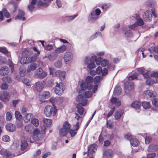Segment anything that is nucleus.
I'll return each mask as SVG.
<instances>
[{"mask_svg": "<svg viewBox=\"0 0 158 158\" xmlns=\"http://www.w3.org/2000/svg\"><path fill=\"white\" fill-rule=\"evenodd\" d=\"M158 148L157 145L154 144L150 145L149 147V148L151 149H148V150H152V151L156 150Z\"/></svg>", "mask_w": 158, "mask_h": 158, "instance_id": "52", "label": "nucleus"}, {"mask_svg": "<svg viewBox=\"0 0 158 158\" xmlns=\"http://www.w3.org/2000/svg\"><path fill=\"white\" fill-rule=\"evenodd\" d=\"M45 130V127H44V131L42 132L40 131L38 129H36L34 135L32 136L33 140L34 141L38 140L39 138H41L43 136V135L44 134V130Z\"/></svg>", "mask_w": 158, "mask_h": 158, "instance_id": "9", "label": "nucleus"}, {"mask_svg": "<svg viewBox=\"0 0 158 158\" xmlns=\"http://www.w3.org/2000/svg\"><path fill=\"white\" fill-rule=\"evenodd\" d=\"M57 111V110L56 106H54L48 105L46 106L44 108V113L47 117H49L55 116Z\"/></svg>", "mask_w": 158, "mask_h": 158, "instance_id": "3", "label": "nucleus"}, {"mask_svg": "<svg viewBox=\"0 0 158 158\" xmlns=\"http://www.w3.org/2000/svg\"><path fill=\"white\" fill-rule=\"evenodd\" d=\"M123 113L122 110H119L117 111L115 114L114 117L115 119H118L120 118Z\"/></svg>", "mask_w": 158, "mask_h": 158, "instance_id": "30", "label": "nucleus"}, {"mask_svg": "<svg viewBox=\"0 0 158 158\" xmlns=\"http://www.w3.org/2000/svg\"><path fill=\"white\" fill-rule=\"evenodd\" d=\"M109 63V60H108L102 59L101 65L103 67H105Z\"/></svg>", "mask_w": 158, "mask_h": 158, "instance_id": "45", "label": "nucleus"}, {"mask_svg": "<svg viewBox=\"0 0 158 158\" xmlns=\"http://www.w3.org/2000/svg\"><path fill=\"white\" fill-rule=\"evenodd\" d=\"M28 145V143L27 140L25 139L22 140L20 144L21 149V151H27V148Z\"/></svg>", "mask_w": 158, "mask_h": 158, "instance_id": "22", "label": "nucleus"}, {"mask_svg": "<svg viewBox=\"0 0 158 158\" xmlns=\"http://www.w3.org/2000/svg\"><path fill=\"white\" fill-rule=\"evenodd\" d=\"M122 92V89L121 87L119 86H116L115 88L114 91V94L115 95H119Z\"/></svg>", "mask_w": 158, "mask_h": 158, "instance_id": "32", "label": "nucleus"}, {"mask_svg": "<svg viewBox=\"0 0 158 158\" xmlns=\"http://www.w3.org/2000/svg\"><path fill=\"white\" fill-rule=\"evenodd\" d=\"M143 76L145 78H150L149 77L150 76V72L149 71H146L143 74Z\"/></svg>", "mask_w": 158, "mask_h": 158, "instance_id": "51", "label": "nucleus"}, {"mask_svg": "<svg viewBox=\"0 0 158 158\" xmlns=\"http://www.w3.org/2000/svg\"><path fill=\"white\" fill-rule=\"evenodd\" d=\"M76 100L77 102H81L77 105V111L79 114L80 115H82L84 112V108L82 106H85L87 104V100L84 98V97L81 95L77 96Z\"/></svg>", "mask_w": 158, "mask_h": 158, "instance_id": "2", "label": "nucleus"}, {"mask_svg": "<svg viewBox=\"0 0 158 158\" xmlns=\"http://www.w3.org/2000/svg\"><path fill=\"white\" fill-rule=\"evenodd\" d=\"M43 122L44 124L46 125L48 127L51 124L52 121V120L50 119L44 118V119Z\"/></svg>", "mask_w": 158, "mask_h": 158, "instance_id": "37", "label": "nucleus"}, {"mask_svg": "<svg viewBox=\"0 0 158 158\" xmlns=\"http://www.w3.org/2000/svg\"><path fill=\"white\" fill-rule=\"evenodd\" d=\"M152 17L151 12L150 10L146 11L144 13L143 18L144 20L148 21L150 20Z\"/></svg>", "mask_w": 158, "mask_h": 158, "instance_id": "17", "label": "nucleus"}, {"mask_svg": "<svg viewBox=\"0 0 158 158\" xmlns=\"http://www.w3.org/2000/svg\"><path fill=\"white\" fill-rule=\"evenodd\" d=\"M110 6V4L109 3H103L102 6V8L104 10H106Z\"/></svg>", "mask_w": 158, "mask_h": 158, "instance_id": "47", "label": "nucleus"}, {"mask_svg": "<svg viewBox=\"0 0 158 158\" xmlns=\"http://www.w3.org/2000/svg\"><path fill=\"white\" fill-rule=\"evenodd\" d=\"M101 11L99 8H97L92 10L89 15L88 20L90 22H94L99 18Z\"/></svg>", "mask_w": 158, "mask_h": 158, "instance_id": "4", "label": "nucleus"}, {"mask_svg": "<svg viewBox=\"0 0 158 158\" xmlns=\"http://www.w3.org/2000/svg\"><path fill=\"white\" fill-rule=\"evenodd\" d=\"M36 68L37 64L35 63H32L28 66L27 71L28 73L30 72L31 71L35 70Z\"/></svg>", "mask_w": 158, "mask_h": 158, "instance_id": "28", "label": "nucleus"}, {"mask_svg": "<svg viewBox=\"0 0 158 158\" xmlns=\"http://www.w3.org/2000/svg\"><path fill=\"white\" fill-rule=\"evenodd\" d=\"M32 52L29 49H25L22 52L23 56H26V57L30 56L32 54Z\"/></svg>", "mask_w": 158, "mask_h": 158, "instance_id": "35", "label": "nucleus"}, {"mask_svg": "<svg viewBox=\"0 0 158 158\" xmlns=\"http://www.w3.org/2000/svg\"><path fill=\"white\" fill-rule=\"evenodd\" d=\"M92 58L93 60L95 61L96 64L99 65L101 64V62L102 60V58L100 57L97 58L96 56H92Z\"/></svg>", "mask_w": 158, "mask_h": 158, "instance_id": "27", "label": "nucleus"}, {"mask_svg": "<svg viewBox=\"0 0 158 158\" xmlns=\"http://www.w3.org/2000/svg\"><path fill=\"white\" fill-rule=\"evenodd\" d=\"M2 140L3 141L7 142L10 140V139L9 136L7 135H5L2 137Z\"/></svg>", "mask_w": 158, "mask_h": 158, "instance_id": "58", "label": "nucleus"}, {"mask_svg": "<svg viewBox=\"0 0 158 158\" xmlns=\"http://www.w3.org/2000/svg\"><path fill=\"white\" fill-rule=\"evenodd\" d=\"M56 85L54 89V91L56 94L61 95L64 89V84L60 82L59 83H56Z\"/></svg>", "mask_w": 158, "mask_h": 158, "instance_id": "7", "label": "nucleus"}, {"mask_svg": "<svg viewBox=\"0 0 158 158\" xmlns=\"http://www.w3.org/2000/svg\"><path fill=\"white\" fill-rule=\"evenodd\" d=\"M15 116L16 118L19 120L22 119V116L20 112L18 111H16L15 113Z\"/></svg>", "mask_w": 158, "mask_h": 158, "instance_id": "46", "label": "nucleus"}, {"mask_svg": "<svg viewBox=\"0 0 158 158\" xmlns=\"http://www.w3.org/2000/svg\"><path fill=\"white\" fill-rule=\"evenodd\" d=\"M78 15L77 14L74 15L72 16H67L66 17V19L69 21H71L73 19Z\"/></svg>", "mask_w": 158, "mask_h": 158, "instance_id": "59", "label": "nucleus"}, {"mask_svg": "<svg viewBox=\"0 0 158 158\" xmlns=\"http://www.w3.org/2000/svg\"><path fill=\"white\" fill-rule=\"evenodd\" d=\"M130 143L131 145L134 147H137L139 144V140L135 138H132L130 139Z\"/></svg>", "mask_w": 158, "mask_h": 158, "instance_id": "29", "label": "nucleus"}, {"mask_svg": "<svg viewBox=\"0 0 158 158\" xmlns=\"http://www.w3.org/2000/svg\"><path fill=\"white\" fill-rule=\"evenodd\" d=\"M134 84L131 81H127L124 84L125 89L129 91L132 90L133 88Z\"/></svg>", "mask_w": 158, "mask_h": 158, "instance_id": "23", "label": "nucleus"}, {"mask_svg": "<svg viewBox=\"0 0 158 158\" xmlns=\"http://www.w3.org/2000/svg\"><path fill=\"white\" fill-rule=\"evenodd\" d=\"M152 103L153 105L156 107H158V98H155L152 100Z\"/></svg>", "mask_w": 158, "mask_h": 158, "instance_id": "56", "label": "nucleus"}, {"mask_svg": "<svg viewBox=\"0 0 158 158\" xmlns=\"http://www.w3.org/2000/svg\"><path fill=\"white\" fill-rule=\"evenodd\" d=\"M31 123L34 125L35 127H37L39 124V122L37 119L34 118L32 120Z\"/></svg>", "mask_w": 158, "mask_h": 158, "instance_id": "43", "label": "nucleus"}, {"mask_svg": "<svg viewBox=\"0 0 158 158\" xmlns=\"http://www.w3.org/2000/svg\"><path fill=\"white\" fill-rule=\"evenodd\" d=\"M62 64V62L61 60H58L56 61L54 64V65L56 67H60Z\"/></svg>", "mask_w": 158, "mask_h": 158, "instance_id": "60", "label": "nucleus"}, {"mask_svg": "<svg viewBox=\"0 0 158 158\" xmlns=\"http://www.w3.org/2000/svg\"><path fill=\"white\" fill-rule=\"evenodd\" d=\"M132 32L131 31L128 30L125 32L124 35L125 37L128 38L131 37L132 35Z\"/></svg>", "mask_w": 158, "mask_h": 158, "instance_id": "48", "label": "nucleus"}, {"mask_svg": "<svg viewBox=\"0 0 158 158\" xmlns=\"http://www.w3.org/2000/svg\"><path fill=\"white\" fill-rule=\"evenodd\" d=\"M47 73L44 71L42 68H40L35 72L34 77L35 78L43 79L47 75Z\"/></svg>", "mask_w": 158, "mask_h": 158, "instance_id": "6", "label": "nucleus"}, {"mask_svg": "<svg viewBox=\"0 0 158 158\" xmlns=\"http://www.w3.org/2000/svg\"><path fill=\"white\" fill-rule=\"evenodd\" d=\"M44 88V85L43 83L40 81L36 82L35 84V89L38 92L42 91Z\"/></svg>", "mask_w": 158, "mask_h": 158, "instance_id": "16", "label": "nucleus"}, {"mask_svg": "<svg viewBox=\"0 0 158 158\" xmlns=\"http://www.w3.org/2000/svg\"><path fill=\"white\" fill-rule=\"evenodd\" d=\"M93 78L91 76H88L86 78L85 82L82 83L81 85V90L79 91V93H83L84 94V96L83 94L81 95L80 94L79 95L83 96L86 98H90L92 94V92L91 91H85V90L88 89L89 90L92 89L93 92L94 93H95L97 90L98 85H94L93 82Z\"/></svg>", "mask_w": 158, "mask_h": 158, "instance_id": "1", "label": "nucleus"}, {"mask_svg": "<svg viewBox=\"0 0 158 158\" xmlns=\"http://www.w3.org/2000/svg\"><path fill=\"white\" fill-rule=\"evenodd\" d=\"M66 48V46L64 45H63L61 46L56 48L54 52L56 54H60L65 51Z\"/></svg>", "mask_w": 158, "mask_h": 158, "instance_id": "19", "label": "nucleus"}, {"mask_svg": "<svg viewBox=\"0 0 158 158\" xmlns=\"http://www.w3.org/2000/svg\"><path fill=\"white\" fill-rule=\"evenodd\" d=\"M113 154V152L111 149L106 150L103 153V155L106 158H111Z\"/></svg>", "mask_w": 158, "mask_h": 158, "instance_id": "25", "label": "nucleus"}, {"mask_svg": "<svg viewBox=\"0 0 158 158\" xmlns=\"http://www.w3.org/2000/svg\"><path fill=\"white\" fill-rule=\"evenodd\" d=\"M110 102L114 105H115L117 106H120L121 105L120 101L117 100V99L115 98H112L110 100Z\"/></svg>", "mask_w": 158, "mask_h": 158, "instance_id": "33", "label": "nucleus"}, {"mask_svg": "<svg viewBox=\"0 0 158 158\" xmlns=\"http://www.w3.org/2000/svg\"><path fill=\"white\" fill-rule=\"evenodd\" d=\"M84 61V64L86 65L87 68L90 69L94 68L96 67L94 61L93 60L92 57L86 56Z\"/></svg>", "mask_w": 158, "mask_h": 158, "instance_id": "8", "label": "nucleus"}, {"mask_svg": "<svg viewBox=\"0 0 158 158\" xmlns=\"http://www.w3.org/2000/svg\"><path fill=\"white\" fill-rule=\"evenodd\" d=\"M50 96V93L49 91H45L44 92L43 94V96L45 98H48Z\"/></svg>", "mask_w": 158, "mask_h": 158, "instance_id": "64", "label": "nucleus"}, {"mask_svg": "<svg viewBox=\"0 0 158 158\" xmlns=\"http://www.w3.org/2000/svg\"><path fill=\"white\" fill-rule=\"evenodd\" d=\"M63 128L68 130L70 129V125L67 122H65L63 124Z\"/></svg>", "mask_w": 158, "mask_h": 158, "instance_id": "63", "label": "nucleus"}, {"mask_svg": "<svg viewBox=\"0 0 158 158\" xmlns=\"http://www.w3.org/2000/svg\"><path fill=\"white\" fill-rule=\"evenodd\" d=\"M41 153V150L38 149L35 151L34 153L33 156L35 157H37L39 156Z\"/></svg>", "mask_w": 158, "mask_h": 158, "instance_id": "54", "label": "nucleus"}, {"mask_svg": "<svg viewBox=\"0 0 158 158\" xmlns=\"http://www.w3.org/2000/svg\"><path fill=\"white\" fill-rule=\"evenodd\" d=\"M97 145L95 144H92L88 147V154L89 156H93L95 150H96Z\"/></svg>", "mask_w": 158, "mask_h": 158, "instance_id": "13", "label": "nucleus"}, {"mask_svg": "<svg viewBox=\"0 0 158 158\" xmlns=\"http://www.w3.org/2000/svg\"><path fill=\"white\" fill-rule=\"evenodd\" d=\"M156 4V2L154 0H148L147 2V6L151 7H154Z\"/></svg>", "mask_w": 158, "mask_h": 158, "instance_id": "36", "label": "nucleus"}, {"mask_svg": "<svg viewBox=\"0 0 158 158\" xmlns=\"http://www.w3.org/2000/svg\"><path fill=\"white\" fill-rule=\"evenodd\" d=\"M148 50L151 53L155 52L156 53H158V48L155 46H152L148 49Z\"/></svg>", "mask_w": 158, "mask_h": 158, "instance_id": "40", "label": "nucleus"}, {"mask_svg": "<svg viewBox=\"0 0 158 158\" xmlns=\"http://www.w3.org/2000/svg\"><path fill=\"white\" fill-rule=\"evenodd\" d=\"M0 52L6 55H7L9 54L8 51L6 50V48L4 47H2L0 48Z\"/></svg>", "mask_w": 158, "mask_h": 158, "instance_id": "49", "label": "nucleus"}, {"mask_svg": "<svg viewBox=\"0 0 158 158\" xmlns=\"http://www.w3.org/2000/svg\"><path fill=\"white\" fill-rule=\"evenodd\" d=\"M132 18L137 20V22L136 23L138 26H141L143 25V20L138 15H133L132 16Z\"/></svg>", "mask_w": 158, "mask_h": 158, "instance_id": "18", "label": "nucleus"}, {"mask_svg": "<svg viewBox=\"0 0 158 158\" xmlns=\"http://www.w3.org/2000/svg\"><path fill=\"white\" fill-rule=\"evenodd\" d=\"M27 57H22L20 60V63L22 64H25L27 63Z\"/></svg>", "mask_w": 158, "mask_h": 158, "instance_id": "42", "label": "nucleus"}, {"mask_svg": "<svg viewBox=\"0 0 158 158\" xmlns=\"http://www.w3.org/2000/svg\"><path fill=\"white\" fill-rule=\"evenodd\" d=\"M141 103L138 101H135L131 104L132 107L136 110L139 109L141 106Z\"/></svg>", "mask_w": 158, "mask_h": 158, "instance_id": "34", "label": "nucleus"}, {"mask_svg": "<svg viewBox=\"0 0 158 158\" xmlns=\"http://www.w3.org/2000/svg\"><path fill=\"white\" fill-rule=\"evenodd\" d=\"M10 98V94L6 92H2L0 94V100L3 102H7L9 101Z\"/></svg>", "mask_w": 158, "mask_h": 158, "instance_id": "10", "label": "nucleus"}, {"mask_svg": "<svg viewBox=\"0 0 158 158\" xmlns=\"http://www.w3.org/2000/svg\"><path fill=\"white\" fill-rule=\"evenodd\" d=\"M56 104L58 105L60 104L64 101V99L62 97L57 98Z\"/></svg>", "mask_w": 158, "mask_h": 158, "instance_id": "61", "label": "nucleus"}, {"mask_svg": "<svg viewBox=\"0 0 158 158\" xmlns=\"http://www.w3.org/2000/svg\"><path fill=\"white\" fill-rule=\"evenodd\" d=\"M19 12L17 15L15 17V19L16 20L19 19L21 20H22L23 21L25 20L26 19L24 15L25 13L24 12L20 9H19Z\"/></svg>", "mask_w": 158, "mask_h": 158, "instance_id": "14", "label": "nucleus"}, {"mask_svg": "<svg viewBox=\"0 0 158 158\" xmlns=\"http://www.w3.org/2000/svg\"><path fill=\"white\" fill-rule=\"evenodd\" d=\"M73 58V54L70 52H65L63 57L65 64L68 65L72 63Z\"/></svg>", "mask_w": 158, "mask_h": 158, "instance_id": "5", "label": "nucleus"}, {"mask_svg": "<svg viewBox=\"0 0 158 158\" xmlns=\"http://www.w3.org/2000/svg\"><path fill=\"white\" fill-rule=\"evenodd\" d=\"M0 154L2 155L4 157L7 158H10L14 157L15 155L13 154L10 151L6 150H3L0 151Z\"/></svg>", "mask_w": 158, "mask_h": 158, "instance_id": "11", "label": "nucleus"}, {"mask_svg": "<svg viewBox=\"0 0 158 158\" xmlns=\"http://www.w3.org/2000/svg\"><path fill=\"white\" fill-rule=\"evenodd\" d=\"M37 0H30V4L27 6L28 10L31 12H32L35 8V6Z\"/></svg>", "mask_w": 158, "mask_h": 158, "instance_id": "15", "label": "nucleus"}, {"mask_svg": "<svg viewBox=\"0 0 158 158\" xmlns=\"http://www.w3.org/2000/svg\"><path fill=\"white\" fill-rule=\"evenodd\" d=\"M102 77H100L99 76H96L94 80V84H96L98 83L102 79Z\"/></svg>", "mask_w": 158, "mask_h": 158, "instance_id": "57", "label": "nucleus"}, {"mask_svg": "<svg viewBox=\"0 0 158 158\" xmlns=\"http://www.w3.org/2000/svg\"><path fill=\"white\" fill-rule=\"evenodd\" d=\"M144 94L147 97L150 98L152 97H154L156 96V94H154L153 91L149 90L145 91Z\"/></svg>", "mask_w": 158, "mask_h": 158, "instance_id": "31", "label": "nucleus"}, {"mask_svg": "<svg viewBox=\"0 0 158 158\" xmlns=\"http://www.w3.org/2000/svg\"><path fill=\"white\" fill-rule=\"evenodd\" d=\"M9 72V68L6 67H2L0 69V75L4 76L7 75Z\"/></svg>", "mask_w": 158, "mask_h": 158, "instance_id": "21", "label": "nucleus"}, {"mask_svg": "<svg viewBox=\"0 0 158 158\" xmlns=\"http://www.w3.org/2000/svg\"><path fill=\"white\" fill-rule=\"evenodd\" d=\"M67 130L63 127L60 129L59 134L60 136H65L67 134Z\"/></svg>", "mask_w": 158, "mask_h": 158, "instance_id": "38", "label": "nucleus"}, {"mask_svg": "<svg viewBox=\"0 0 158 158\" xmlns=\"http://www.w3.org/2000/svg\"><path fill=\"white\" fill-rule=\"evenodd\" d=\"M137 27L138 26L137 23H135L134 24L129 26L128 28L131 30H135Z\"/></svg>", "mask_w": 158, "mask_h": 158, "instance_id": "62", "label": "nucleus"}, {"mask_svg": "<svg viewBox=\"0 0 158 158\" xmlns=\"http://www.w3.org/2000/svg\"><path fill=\"white\" fill-rule=\"evenodd\" d=\"M33 117V114L31 113H28L25 115V116L23 118L24 121L25 123H27L29 122L30 120Z\"/></svg>", "mask_w": 158, "mask_h": 158, "instance_id": "24", "label": "nucleus"}, {"mask_svg": "<svg viewBox=\"0 0 158 158\" xmlns=\"http://www.w3.org/2000/svg\"><path fill=\"white\" fill-rule=\"evenodd\" d=\"M66 73L64 71L57 70L55 73L56 76L59 77L62 81L64 80L66 77Z\"/></svg>", "mask_w": 158, "mask_h": 158, "instance_id": "12", "label": "nucleus"}, {"mask_svg": "<svg viewBox=\"0 0 158 158\" xmlns=\"http://www.w3.org/2000/svg\"><path fill=\"white\" fill-rule=\"evenodd\" d=\"M74 118H75L77 121V122H81L82 121V117L81 116L79 115L78 114L75 113V114Z\"/></svg>", "mask_w": 158, "mask_h": 158, "instance_id": "44", "label": "nucleus"}, {"mask_svg": "<svg viewBox=\"0 0 158 158\" xmlns=\"http://www.w3.org/2000/svg\"><path fill=\"white\" fill-rule=\"evenodd\" d=\"M142 105L145 109L150 108V103L148 102H143L142 103Z\"/></svg>", "mask_w": 158, "mask_h": 158, "instance_id": "41", "label": "nucleus"}, {"mask_svg": "<svg viewBox=\"0 0 158 158\" xmlns=\"http://www.w3.org/2000/svg\"><path fill=\"white\" fill-rule=\"evenodd\" d=\"M5 127L6 130L9 132H13L16 129L15 126L11 123H7Z\"/></svg>", "mask_w": 158, "mask_h": 158, "instance_id": "20", "label": "nucleus"}, {"mask_svg": "<svg viewBox=\"0 0 158 158\" xmlns=\"http://www.w3.org/2000/svg\"><path fill=\"white\" fill-rule=\"evenodd\" d=\"M49 74L50 75H51L53 76H56L55 73L56 72L55 69L53 68H49Z\"/></svg>", "mask_w": 158, "mask_h": 158, "instance_id": "55", "label": "nucleus"}, {"mask_svg": "<svg viewBox=\"0 0 158 158\" xmlns=\"http://www.w3.org/2000/svg\"><path fill=\"white\" fill-rule=\"evenodd\" d=\"M35 55L31 57H28L27 59V63H30L34 62L36 61L37 59V56Z\"/></svg>", "mask_w": 158, "mask_h": 158, "instance_id": "39", "label": "nucleus"}, {"mask_svg": "<svg viewBox=\"0 0 158 158\" xmlns=\"http://www.w3.org/2000/svg\"><path fill=\"white\" fill-rule=\"evenodd\" d=\"M25 130L27 133H32L33 132V126L31 124H27L25 127Z\"/></svg>", "mask_w": 158, "mask_h": 158, "instance_id": "26", "label": "nucleus"}, {"mask_svg": "<svg viewBox=\"0 0 158 158\" xmlns=\"http://www.w3.org/2000/svg\"><path fill=\"white\" fill-rule=\"evenodd\" d=\"M12 118V114L11 112H8L6 113V120L10 121Z\"/></svg>", "mask_w": 158, "mask_h": 158, "instance_id": "50", "label": "nucleus"}, {"mask_svg": "<svg viewBox=\"0 0 158 158\" xmlns=\"http://www.w3.org/2000/svg\"><path fill=\"white\" fill-rule=\"evenodd\" d=\"M2 11L4 13V15L6 18H9L10 17V14L6 9H3Z\"/></svg>", "mask_w": 158, "mask_h": 158, "instance_id": "53", "label": "nucleus"}]
</instances>
